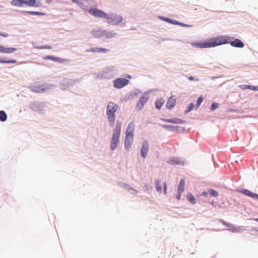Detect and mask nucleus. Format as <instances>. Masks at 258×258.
<instances>
[{
  "mask_svg": "<svg viewBox=\"0 0 258 258\" xmlns=\"http://www.w3.org/2000/svg\"><path fill=\"white\" fill-rule=\"evenodd\" d=\"M162 120L166 122L173 123L175 124H182L185 122L184 121L181 120L180 118H172V119H162Z\"/></svg>",
  "mask_w": 258,
  "mask_h": 258,
  "instance_id": "14",
  "label": "nucleus"
},
{
  "mask_svg": "<svg viewBox=\"0 0 258 258\" xmlns=\"http://www.w3.org/2000/svg\"><path fill=\"white\" fill-rule=\"evenodd\" d=\"M165 20L166 21V22H169L171 24H177V25H182V26H184L185 25H184L183 24L180 23V22H179L178 21H176L175 20H172V19H170L169 18H166L165 19Z\"/></svg>",
  "mask_w": 258,
  "mask_h": 258,
  "instance_id": "27",
  "label": "nucleus"
},
{
  "mask_svg": "<svg viewBox=\"0 0 258 258\" xmlns=\"http://www.w3.org/2000/svg\"><path fill=\"white\" fill-rule=\"evenodd\" d=\"M166 190H167V184H166V183L165 182L164 183V189H163V191H164V194H167V191H166Z\"/></svg>",
  "mask_w": 258,
  "mask_h": 258,
  "instance_id": "38",
  "label": "nucleus"
},
{
  "mask_svg": "<svg viewBox=\"0 0 258 258\" xmlns=\"http://www.w3.org/2000/svg\"><path fill=\"white\" fill-rule=\"evenodd\" d=\"M164 100L162 99H160L155 102L156 108L158 109H160L164 103Z\"/></svg>",
  "mask_w": 258,
  "mask_h": 258,
  "instance_id": "25",
  "label": "nucleus"
},
{
  "mask_svg": "<svg viewBox=\"0 0 258 258\" xmlns=\"http://www.w3.org/2000/svg\"><path fill=\"white\" fill-rule=\"evenodd\" d=\"M149 149V145L147 141L143 143L141 148V155L143 158H146Z\"/></svg>",
  "mask_w": 258,
  "mask_h": 258,
  "instance_id": "7",
  "label": "nucleus"
},
{
  "mask_svg": "<svg viewBox=\"0 0 258 258\" xmlns=\"http://www.w3.org/2000/svg\"><path fill=\"white\" fill-rule=\"evenodd\" d=\"M208 191L209 194L212 197H217L219 195L218 192L214 189H210L208 190Z\"/></svg>",
  "mask_w": 258,
  "mask_h": 258,
  "instance_id": "30",
  "label": "nucleus"
},
{
  "mask_svg": "<svg viewBox=\"0 0 258 258\" xmlns=\"http://www.w3.org/2000/svg\"><path fill=\"white\" fill-rule=\"evenodd\" d=\"M222 223L224 225H226V222L223 221H222Z\"/></svg>",
  "mask_w": 258,
  "mask_h": 258,
  "instance_id": "43",
  "label": "nucleus"
},
{
  "mask_svg": "<svg viewBox=\"0 0 258 258\" xmlns=\"http://www.w3.org/2000/svg\"><path fill=\"white\" fill-rule=\"evenodd\" d=\"M230 43L231 45L235 47L242 48L244 46L243 43L238 39H233L232 37L227 36H220L218 37H214L208 41L194 43L192 45L197 48H204L213 47L220 45Z\"/></svg>",
  "mask_w": 258,
  "mask_h": 258,
  "instance_id": "1",
  "label": "nucleus"
},
{
  "mask_svg": "<svg viewBox=\"0 0 258 258\" xmlns=\"http://www.w3.org/2000/svg\"><path fill=\"white\" fill-rule=\"evenodd\" d=\"M187 198L191 204H195L196 203L195 199L191 194H188L187 195Z\"/></svg>",
  "mask_w": 258,
  "mask_h": 258,
  "instance_id": "28",
  "label": "nucleus"
},
{
  "mask_svg": "<svg viewBox=\"0 0 258 258\" xmlns=\"http://www.w3.org/2000/svg\"><path fill=\"white\" fill-rule=\"evenodd\" d=\"M133 137L125 136L124 139V147L126 149L129 150L133 142Z\"/></svg>",
  "mask_w": 258,
  "mask_h": 258,
  "instance_id": "15",
  "label": "nucleus"
},
{
  "mask_svg": "<svg viewBox=\"0 0 258 258\" xmlns=\"http://www.w3.org/2000/svg\"><path fill=\"white\" fill-rule=\"evenodd\" d=\"M103 33V37H104L107 39L112 38L115 35V33L107 32L105 30H104Z\"/></svg>",
  "mask_w": 258,
  "mask_h": 258,
  "instance_id": "22",
  "label": "nucleus"
},
{
  "mask_svg": "<svg viewBox=\"0 0 258 258\" xmlns=\"http://www.w3.org/2000/svg\"><path fill=\"white\" fill-rule=\"evenodd\" d=\"M121 122L117 121L116 123L115 128L113 130L110 141V149L115 150L119 143V139L121 133Z\"/></svg>",
  "mask_w": 258,
  "mask_h": 258,
  "instance_id": "2",
  "label": "nucleus"
},
{
  "mask_svg": "<svg viewBox=\"0 0 258 258\" xmlns=\"http://www.w3.org/2000/svg\"><path fill=\"white\" fill-rule=\"evenodd\" d=\"M255 220L258 222V219H256Z\"/></svg>",
  "mask_w": 258,
  "mask_h": 258,
  "instance_id": "44",
  "label": "nucleus"
},
{
  "mask_svg": "<svg viewBox=\"0 0 258 258\" xmlns=\"http://www.w3.org/2000/svg\"><path fill=\"white\" fill-rule=\"evenodd\" d=\"M108 51V49L101 47L92 48L86 50L88 52H107Z\"/></svg>",
  "mask_w": 258,
  "mask_h": 258,
  "instance_id": "17",
  "label": "nucleus"
},
{
  "mask_svg": "<svg viewBox=\"0 0 258 258\" xmlns=\"http://www.w3.org/2000/svg\"><path fill=\"white\" fill-rule=\"evenodd\" d=\"M203 100H204V98L202 96H200L198 98V99L197 101V103H196V105L198 107H199V106L201 105V104L203 102Z\"/></svg>",
  "mask_w": 258,
  "mask_h": 258,
  "instance_id": "33",
  "label": "nucleus"
},
{
  "mask_svg": "<svg viewBox=\"0 0 258 258\" xmlns=\"http://www.w3.org/2000/svg\"><path fill=\"white\" fill-rule=\"evenodd\" d=\"M129 83V81L123 78L116 79L113 82L114 87L117 89H120L124 86L127 85Z\"/></svg>",
  "mask_w": 258,
  "mask_h": 258,
  "instance_id": "5",
  "label": "nucleus"
},
{
  "mask_svg": "<svg viewBox=\"0 0 258 258\" xmlns=\"http://www.w3.org/2000/svg\"><path fill=\"white\" fill-rule=\"evenodd\" d=\"M11 4L14 6L22 7L24 3L23 0H13Z\"/></svg>",
  "mask_w": 258,
  "mask_h": 258,
  "instance_id": "21",
  "label": "nucleus"
},
{
  "mask_svg": "<svg viewBox=\"0 0 258 258\" xmlns=\"http://www.w3.org/2000/svg\"><path fill=\"white\" fill-rule=\"evenodd\" d=\"M162 127L164 128L171 131H173L174 128L175 127V126L170 125H163Z\"/></svg>",
  "mask_w": 258,
  "mask_h": 258,
  "instance_id": "34",
  "label": "nucleus"
},
{
  "mask_svg": "<svg viewBox=\"0 0 258 258\" xmlns=\"http://www.w3.org/2000/svg\"><path fill=\"white\" fill-rule=\"evenodd\" d=\"M40 48L41 49H51V46H49V45H45V46H41L40 47Z\"/></svg>",
  "mask_w": 258,
  "mask_h": 258,
  "instance_id": "37",
  "label": "nucleus"
},
{
  "mask_svg": "<svg viewBox=\"0 0 258 258\" xmlns=\"http://www.w3.org/2000/svg\"><path fill=\"white\" fill-rule=\"evenodd\" d=\"M17 62V61L15 59L10 60H4L0 59V63H15Z\"/></svg>",
  "mask_w": 258,
  "mask_h": 258,
  "instance_id": "31",
  "label": "nucleus"
},
{
  "mask_svg": "<svg viewBox=\"0 0 258 258\" xmlns=\"http://www.w3.org/2000/svg\"><path fill=\"white\" fill-rule=\"evenodd\" d=\"M211 204L213 205L214 204V202H213L212 203H211Z\"/></svg>",
  "mask_w": 258,
  "mask_h": 258,
  "instance_id": "45",
  "label": "nucleus"
},
{
  "mask_svg": "<svg viewBox=\"0 0 258 258\" xmlns=\"http://www.w3.org/2000/svg\"><path fill=\"white\" fill-rule=\"evenodd\" d=\"M155 183L156 189L157 191L161 193V190H162V188H161V184L160 181L158 180H156L155 181Z\"/></svg>",
  "mask_w": 258,
  "mask_h": 258,
  "instance_id": "24",
  "label": "nucleus"
},
{
  "mask_svg": "<svg viewBox=\"0 0 258 258\" xmlns=\"http://www.w3.org/2000/svg\"><path fill=\"white\" fill-rule=\"evenodd\" d=\"M148 100V97L147 96H143L141 97L138 102L137 104V107L139 109H141Z\"/></svg>",
  "mask_w": 258,
  "mask_h": 258,
  "instance_id": "12",
  "label": "nucleus"
},
{
  "mask_svg": "<svg viewBox=\"0 0 258 258\" xmlns=\"http://www.w3.org/2000/svg\"><path fill=\"white\" fill-rule=\"evenodd\" d=\"M44 60H52L54 61H57L59 62H62L63 60L59 57H55L53 56H46L43 57Z\"/></svg>",
  "mask_w": 258,
  "mask_h": 258,
  "instance_id": "19",
  "label": "nucleus"
},
{
  "mask_svg": "<svg viewBox=\"0 0 258 258\" xmlns=\"http://www.w3.org/2000/svg\"><path fill=\"white\" fill-rule=\"evenodd\" d=\"M240 87L244 90L245 89H248L254 91H257L258 90V86H252L250 85H242L240 86Z\"/></svg>",
  "mask_w": 258,
  "mask_h": 258,
  "instance_id": "23",
  "label": "nucleus"
},
{
  "mask_svg": "<svg viewBox=\"0 0 258 258\" xmlns=\"http://www.w3.org/2000/svg\"><path fill=\"white\" fill-rule=\"evenodd\" d=\"M168 163L171 165H184V162L181 160H180L178 158L174 157L172 158H171L169 161Z\"/></svg>",
  "mask_w": 258,
  "mask_h": 258,
  "instance_id": "16",
  "label": "nucleus"
},
{
  "mask_svg": "<svg viewBox=\"0 0 258 258\" xmlns=\"http://www.w3.org/2000/svg\"><path fill=\"white\" fill-rule=\"evenodd\" d=\"M185 186V181L184 179H181L180 181L179 184L178 186V192L182 193L184 191Z\"/></svg>",
  "mask_w": 258,
  "mask_h": 258,
  "instance_id": "20",
  "label": "nucleus"
},
{
  "mask_svg": "<svg viewBox=\"0 0 258 258\" xmlns=\"http://www.w3.org/2000/svg\"><path fill=\"white\" fill-rule=\"evenodd\" d=\"M28 13L32 15H44V14L43 13L38 12L30 11V12H29Z\"/></svg>",
  "mask_w": 258,
  "mask_h": 258,
  "instance_id": "35",
  "label": "nucleus"
},
{
  "mask_svg": "<svg viewBox=\"0 0 258 258\" xmlns=\"http://www.w3.org/2000/svg\"><path fill=\"white\" fill-rule=\"evenodd\" d=\"M202 195L204 196L205 197H207L208 194V192L204 191V192H202Z\"/></svg>",
  "mask_w": 258,
  "mask_h": 258,
  "instance_id": "41",
  "label": "nucleus"
},
{
  "mask_svg": "<svg viewBox=\"0 0 258 258\" xmlns=\"http://www.w3.org/2000/svg\"><path fill=\"white\" fill-rule=\"evenodd\" d=\"M118 108L117 104L112 102L108 103L106 108V114L108 116V120L110 126H113L115 121V113Z\"/></svg>",
  "mask_w": 258,
  "mask_h": 258,
  "instance_id": "3",
  "label": "nucleus"
},
{
  "mask_svg": "<svg viewBox=\"0 0 258 258\" xmlns=\"http://www.w3.org/2000/svg\"><path fill=\"white\" fill-rule=\"evenodd\" d=\"M23 3L29 7H39L41 6L39 0H23Z\"/></svg>",
  "mask_w": 258,
  "mask_h": 258,
  "instance_id": "9",
  "label": "nucleus"
},
{
  "mask_svg": "<svg viewBox=\"0 0 258 258\" xmlns=\"http://www.w3.org/2000/svg\"><path fill=\"white\" fill-rule=\"evenodd\" d=\"M9 36V35L7 33H3L0 32V36H2L4 37H7Z\"/></svg>",
  "mask_w": 258,
  "mask_h": 258,
  "instance_id": "39",
  "label": "nucleus"
},
{
  "mask_svg": "<svg viewBox=\"0 0 258 258\" xmlns=\"http://www.w3.org/2000/svg\"><path fill=\"white\" fill-rule=\"evenodd\" d=\"M105 18L107 20L106 22L108 24L113 25H118L122 21V17L116 14H112L110 15L109 16L107 15V16L105 17Z\"/></svg>",
  "mask_w": 258,
  "mask_h": 258,
  "instance_id": "4",
  "label": "nucleus"
},
{
  "mask_svg": "<svg viewBox=\"0 0 258 258\" xmlns=\"http://www.w3.org/2000/svg\"><path fill=\"white\" fill-rule=\"evenodd\" d=\"M104 30H92L91 33L94 37L101 38L103 37Z\"/></svg>",
  "mask_w": 258,
  "mask_h": 258,
  "instance_id": "18",
  "label": "nucleus"
},
{
  "mask_svg": "<svg viewBox=\"0 0 258 258\" xmlns=\"http://www.w3.org/2000/svg\"><path fill=\"white\" fill-rule=\"evenodd\" d=\"M218 106V104L217 103H213L212 104V106H211V110H214L216 108H217Z\"/></svg>",
  "mask_w": 258,
  "mask_h": 258,
  "instance_id": "36",
  "label": "nucleus"
},
{
  "mask_svg": "<svg viewBox=\"0 0 258 258\" xmlns=\"http://www.w3.org/2000/svg\"><path fill=\"white\" fill-rule=\"evenodd\" d=\"M32 90L36 93H40L43 92L44 89L42 88L41 87L33 86L32 87Z\"/></svg>",
  "mask_w": 258,
  "mask_h": 258,
  "instance_id": "29",
  "label": "nucleus"
},
{
  "mask_svg": "<svg viewBox=\"0 0 258 258\" xmlns=\"http://www.w3.org/2000/svg\"><path fill=\"white\" fill-rule=\"evenodd\" d=\"M181 193L178 192V194L176 196V198L177 200H179L181 197Z\"/></svg>",
  "mask_w": 258,
  "mask_h": 258,
  "instance_id": "40",
  "label": "nucleus"
},
{
  "mask_svg": "<svg viewBox=\"0 0 258 258\" xmlns=\"http://www.w3.org/2000/svg\"><path fill=\"white\" fill-rule=\"evenodd\" d=\"M194 107V104L192 103H190L188 105V107L187 109L185 111V113H187L190 111H191Z\"/></svg>",
  "mask_w": 258,
  "mask_h": 258,
  "instance_id": "32",
  "label": "nucleus"
},
{
  "mask_svg": "<svg viewBox=\"0 0 258 258\" xmlns=\"http://www.w3.org/2000/svg\"><path fill=\"white\" fill-rule=\"evenodd\" d=\"M240 192L244 195H246L249 197H250L252 199H256L258 200V195L255 193H253L250 190L246 189H242L240 190Z\"/></svg>",
  "mask_w": 258,
  "mask_h": 258,
  "instance_id": "10",
  "label": "nucleus"
},
{
  "mask_svg": "<svg viewBox=\"0 0 258 258\" xmlns=\"http://www.w3.org/2000/svg\"><path fill=\"white\" fill-rule=\"evenodd\" d=\"M176 104V99L174 98V97L171 96L170 97L168 100L167 101L166 103V107L168 109H172L173 108Z\"/></svg>",
  "mask_w": 258,
  "mask_h": 258,
  "instance_id": "13",
  "label": "nucleus"
},
{
  "mask_svg": "<svg viewBox=\"0 0 258 258\" xmlns=\"http://www.w3.org/2000/svg\"><path fill=\"white\" fill-rule=\"evenodd\" d=\"M7 118V115L4 111H0V120L5 121Z\"/></svg>",
  "mask_w": 258,
  "mask_h": 258,
  "instance_id": "26",
  "label": "nucleus"
},
{
  "mask_svg": "<svg viewBox=\"0 0 258 258\" xmlns=\"http://www.w3.org/2000/svg\"><path fill=\"white\" fill-rule=\"evenodd\" d=\"M17 49L15 47H5L0 45V52L3 53H11L16 51Z\"/></svg>",
  "mask_w": 258,
  "mask_h": 258,
  "instance_id": "11",
  "label": "nucleus"
},
{
  "mask_svg": "<svg viewBox=\"0 0 258 258\" xmlns=\"http://www.w3.org/2000/svg\"><path fill=\"white\" fill-rule=\"evenodd\" d=\"M188 79L190 81H194L195 80V78L194 77H192V76H190L188 77Z\"/></svg>",
  "mask_w": 258,
  "mask_h": 258,
  "instance_id": "42",
  "label": "nucleus"
},
{
  "mask_svg": "<svg viewBox=\"0 0 258 258\" xmlns=\"http://www.w3.org/2000/svg\"><path fill=\"white\" fill-rule=\"evenodd\" d=\"M89 13L95 17L105 18L107 16V14L103 11L96 8L90 9L89 10Z\"/></svg>",
  "mask_w": 258,
  "mask_h": 258,
  "instance_id": "6",
  "label": "nucleus"
},
{
  "mask_svg": "<svg viewBox=\"0 0 258 258\" xmlns=\"http://www.w3.org/2000/svg\"><path fill=\"white\" fill-rule=\"evenodd\" d=\"M135 130V124L134 122H131L130 123L127 127L125 136L134 138V133Z\"/></svg>",
  "mask_w": 258,
  "mask_h": 258,
  "instance_id": "8",
  "label": "nucleus"
}]
</instances>
